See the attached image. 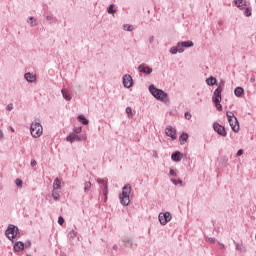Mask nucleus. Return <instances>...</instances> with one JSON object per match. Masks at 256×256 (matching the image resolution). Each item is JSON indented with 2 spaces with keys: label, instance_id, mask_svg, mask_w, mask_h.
Segmentation results:
<instances>
[{
  "label": "nucleus",
  "instance_id": "obj_1",
  "mask_svg": "<svg viewBox=\"0 0 256 256\" xmlns=\"http://www.w3.org/2000/svg\"><path fill=\"white\" fill-rule=\"evenodd\" d=\"M130 195H131V185L126 184L122 188V193L119 195L120 203L122 205H129V203H131Z\"/></svg>",
  "mask_w": 256,
  "mask_h": 256
},
{
  "label": "nucleus",
  "instance_id": "obj_2",
  "mask_svg": "<svg viewBox=\"0 0 256 256\" xmlns=\"http://www.w3.org/2000/svg\"><path fill=\"white\" fill-rule=\"evenodd\" d=\"M226 116L229 122V125L231 129L234 131V133H239V120H237V117H235V114L231 111L226 112Z\"/></svg>",
  "mask_w": 256,
  "mask_h": 256
},
{
  "label": "nucleus",
  "instance_id": "obj_3",
  "mask_svg": "<svg viewBox=\"0 0 256 256\" xmlns=\"http://www.w3.org/2000/svg\"><path fill=\"white\" fill-rule=\"evenodd\" d=\"M223 91V88H221V86H219L215 91H214V95L212 97V101L213 103H215V107L218 111H223V106L221 105V93Z\"/></svg>",
  "mask_w": 256,
  "mask_h": 256
},
{
  "label": "nucleus",
  "instance_id": "obj_4",
  "mask_svg": "<svg viewBox=\"0 0 256 256\" xmlns=\"http://www.w3.org/2000/svg\"><path fill=\"white\" fill-rule=\"evenodd\" d=\"M30 133L34 139H39L43 135V126L39 122H33L30 126Z\"/></svg>",
  "mask_w": 256,
  "mask_h": 256
},
{
  "label": "nucleus",
  "instance_id": "obj_5",
  "mask_svg": "<svg viewBox=\"0 0 256 256\" xmlns=\"http://www.w3.org/2000/svg\"><path fill=\"white\" fill-rule=\"evenodd\" d=\"M149 91L158 101H165V99H167V93L161 89L155 88L153 85L149 86Z\"/></svg>",
  "mask_w": 256,
  "mask_h": 256
},
{
  "label": "nucleus",
  "instance_id": "obj_6",
  "mask_svg": "<svg viewBox=\"0 0 256 256\" xmlns=\"http://www.w3.org/2000/svg\"><path fill=\"white\" fill-rule=\"evenodd\" d=\"M19 235V228L15 227L14 225H9L6 230V237L13 241V239L17 238Z\"/></svg>",
  "mask_w": 256,
  "mask_h": 256
},
{
  "label": "nucleus",
  "instance_id": "obj_7",
  "mask_svg": "<svg viewBox=\"0 0 256 256\" xmlns=\"http://www.w3.org/2000/svg\"><path fill=\"white\" fill-rule=\"evenodd\" d=\"M161 225H167L171 221L172 216L169 212L160 213L158 216Z\"/></svg>",
  "mask_w": 256,
  "mask_h": 256
},
{
  "label": "nucleus",
  "instance_id": "obj_8",
  "mask_svg": "<svg viewBox=\"0 0 256 256\" xmlns=\"http://www.w3.org/2000/svg\"><path fill=\"white\" fill-rule=\"evenodd\" d=\"M214 131L221 135L222 137H227V132L225 131V127L221 126L219 123H214L213 125Z\"/></svg>",
  "mask_w": 256,
  "mask_h": 256
},
{
  "label": "nucleus",
  "instance_id": "obj_9",
  "mask_svg": "<svg viewBox=\"0 0 256 256\" xmlns=\"http://www.w3.org/2000/svg\"><path fill=\"white\" fill-rule=\"evenodd\" d=\"M165 133L168 137H171V139H177V130H175L173 127L168 126L165 130Z\"/></svg>",
  "mask_w": 256,
  "mask_h": 256
},
{
  "label": "nucleus",
  "instance_id": "obj_10",
  "mask_svg": "<svg viewBox=\"0 0 256 256\" xmlns=\"http://www.w3.org/2000/svg\"><path fill=\"white\" fill-rule=\"evenodd\" d=\"M123 85H124V87H127L128 89H129V87H132L133 78L131 77V75H125L123 77Z\"/></svg>",
  "mask_w": 256,
  "mask_h": 256
},
{
  "label": "nucleus",
  "instance_id": "obj_11",
  "mask_svg": "<svg viewBox=\"0 0 256 256\" xmlns=\"http://www.w3.org/2000/svg\"><path fill=\"white\" fill-rule=\"evenodd\" d=\"M138 69L140 73H146L147 75L153 72V69L149 68L148 66H145V64H141Z\"/></svg>",
  "mask_w": 256,
  "mask_h": 256
},
{
  "label": "nucleus",
  "instance_id": "obj_12",
  "mask_svg": "<svg viewBox=\"0 0 256 256\" xmlns=\"http://www.w3.org/2000/svg\"><path fill=\"white\" fill-rule=\"evenodd\" d=\"M66 140L73 143V141H81V138L76 133H72L66 138Z\"/></svg>",
  "mask_w": 256,
  "mask_h": 256
},
{
  "label": "nucleus",
  "instance_id": "obj_13",
  "mask_svg": "<svg viewBox=\"0 0 256 256\" xmlns=\"http://www.w3.org/2000/svg\"><path fill=\"white\" fill-rule=\"evenodd\" d=\"M235 5L238 9H245V7H247V2L245 0H235Z\"/></svg>",
  "mask_w": 256,
  "mask_h": 256
},
{
  "label": "nucleus",
  "instance_id": "obj_14",
  "mask_svg": "<svg viewBox=\"0 0 256 256\" xmlns=\"http://www.w3.org/2000/svg\"><path fill=\"white\" fill-rule=\"evenodd\" d=\"M25 79H26V81H28L29 83H34V81H36L37 80V76H35V75H33V74H31V73H26L25 74Z\"/></svg>",
  "mask_w": 256,
  "mask_h": 256
},
{
  "label": "nucleus",
  "instance_id": "obj_15",
  "mask_svg": "<svg viewBox=\"0 0 256 256\" xmlns=\"http://www.w3.org/2000/svg\"><path fill=\"white\" fill-rule=\"evenodd\" d=\"M23 249H25V244H23V242H16L14 245V251L19 252V251H23Z\"/></svg>",
  "mask_w": 256,
  "mask_h": 256
},
{
  "label": "nucleus",
  "instance_id": "obj_16",
  "mask_svg": "<svg viewBox=\"0 0 256 256\" xmlns=\"http://www.w3.org/2000/svg\"><path fill=\"white\" fill-rule=\"evenodd\" d=\"M187 139H189V134L182 133L180 138H179L180 144L185 145L187 143Z\"/></svg>",
  "mask_w": 256,
  "mask_h": 256
},
{
  "label": "nucleus",
  "instance_id": "obj_17",
  "mask_svg": "<svg viewBox=\"0 0 256 256\" xmlns=\"http://www.w3.org/2000/svg\"><path fill=\"white\" fill-rule=\"evenodd\" d=\"M57 189H61V179L56 178L53 183V190L57 191Z\"/></svg>",
  "mask_w": 256,
  "mask_h": 256
},
{
  "label": "nucleus",
  "instance_id": "obj_18",
  "mask_svg": "<svg viewBox=\"0 0 256 256\" xmlns=\"http://www.w3.org/2000/svg\"><path fill=\"white\" fill-rule=\"evenodd\" d=\"M97 181L100 183V185H102L104 195H107V181L101 179H98Z\"/></svg>",
  "mask_w": 256,
  "mask_h": 256
},
{
  "label": "nucleus",
  "instance_id": "obj_19",
  "mask_svg": "<svg viewBox=\"0 0 256 256\" xmlns=\"http://www.w3.org/2000/svg\"><path fill=\"white\" fill-rule=\"evenodd\" d=\"M171 157L173 161L179 162L181 161V152H175Z\"/></svg>",
  "mask_w": 256,
  "mask_h": 256
},
{
  "label": "nucleus",
  "instance_id": "obj_20",
  "mask_svg": "<svg viewBox=\"0 0 256 256\" xmlns=\"http://www.w3.org/2000/svg\"><path fill=\"white\" fill-rule=\"evenodd\" d=\"M206 83L207 85L213 86L215 85V83H217V79L211 76L210 78L206 79Z\"/></svg>",
  "mask_w": 256,
  "mask_h": 256
},
{
  "label": "nucleus",
  "instance_id": "obj_21",
  "mask_svg": "<svg viewBox=\"0 0 256 256\" xmlns=\"http://www.w3.org/2000/svg\"><path fill=\"white\" fill-rule=\"evenodd\" d=\"M78 120L80 123H82V125H89V120H87V118H85L83 115H79Z\"/></svg>",
  "mask_w": 256,
  "mask_h": 256
},
{
  "label": "nucleus",
  "instance_id": "obj_22",
  "mask_svg": "<svg viewBox=\"0 0 256 256\" xmlns=\"http://www.w3.org/2000/svg\"><path fill=\"white\" fill-rule=\"evenodd\" d=\"M62 95H63L64 99H66V101H71V94H69V92H67V90L62 89Z\"/></svg>",
  "mask_w": 256,
  "mask_h": 256
},
{
  "label": "nucleus",
  "instance_id": "obj_23",
  "mask_svg": "<svg viewBox=\"0 0 256 256\" xmlns=\"http://www.w3.org/2000/svg\"><path fill=\"white\" fill-rule=\"evenodd\" d=\"M234 93H235L236 97H241V95L244 93V90H243V88H241V87H237V88L234 90Z\"/></svg>",
  "mask_w": 256,
  "mask_h": 256
},
{
  "label": "nucleus",
  "instance_id": "obj_24",
  "mask_svg": "<svg viewBox=\"0 0 256 256\" xmlns=\"http://www.w3.org/2000/svg\"><path fill=\"white\" fill-rule=\"evenodd\" d=\"M182 47H193V41L181 42Z\"/></svg>",
  "mask_w": 256,
  "mask_h": 256
},
{
  "label": "nucleus",
  "instance_id": "obj_25",
  "mask_svg": "<svg viewBox=\"0 0 256 256\" xmlns=\"http://www.w3.org/2000/svg\"><path fill=\"white\" fill-rule=\"evenodd\" d=\"M126 113L130 119H133V109L131 107L126 108Z\"/></svg>",
  "mask_w": 256,
  "mask_h": 256
},
{
  "label": "nucleus",
  "instance_id": "obj_26",
  "mask_svg": "<svg viewBox=\"0 0 256 256\" xmlns=\"http://www.w3.org/2000/svg\"><path fill=\"white\" fill-rule=\"evenodd\" d=\"M183 53V49H177V48H171L170 49V53H172V55H175L176 53Z\"/></svg>",
  "mask_w": 256,
  "mask_h": 256
},
{
  "label": "nucleus",
  "instance_id": "obj_27",
  "mask_svg": "<svg viewBox=\"0 0 256 256\" xmlns=\"http://www.w3.org/2000/svg\"><path fill=\"white\" fill-rule=\"evenodd\" d=\"M91 189V182H85L84 184V191L87 193Z\"/></svg>",
  "mask_w": 256,
  "mask_h": 256
},
{
  "label": "nucleus",
  "instance_id": "obj_28",
  "mask_svg": "<svg viewBox=\"0 0 256 256\" xmlns=\"http://www.w3.org/2000/svg\"><path fill=\"white\" fill-rule=\"evenodd\" d=\"M124 31H133V26L129 24L124 25Z\"/></svg>",
  "mask_w": 256,
  "mask_h": 256
},
{
  "label": "nucleus",
  "instance_id": "obj_29",
  "mask_svg": "<svg viewBox=\"0 0 256 256\" xmlns=\"http://www.w3.org/2000/svg\"><path fill=\"white\" fill-rule=\"evenodd\" d=\"M52 196H53V198H54L56 201H57V199L60 198V195L58 194L57 190H53Z\"/></svg>",
  "mask_w": 256,
  "mask_h": 256
},
{
  "label": "nucleus",
  "instance_id": "obj_30",
  "mask_svg": "<svg viewBox=\"0 0 256 256\" xmlns=\"http://www.w3.org/2000/svg\"><path fill=\"white\" fill-rule=\"evenodd\" d=\"M69 237H70V239H75V237H77V232L75 230H72L69 233Z\"/></svg>",
  "mask_w": 256,
  "mask_h": 256
},
{
  "label": "nucleus",
  "instance_id": "obj_31",
  "mask_svg": "<svg viewBox=\"0 0 256 256\" xmlns=\"http://www.w3.org/2000/svg\"><path fill=\"white\" fill-rule=\"evenodd\" d=\"M244 15L246 17H251V9L250 8H246L245 11H244Z\"/></svg>",
  "mask_w": 256,
  "mask_h": 256
},
{
  "label": "nucleus",
  "instance_id": "obj_32",
  "mask_svg": "<svg viewBox=\"0 0 256 256\" xmlns=\"http://www.w3.org/2000/svg\"><path fill=\"white\" fill-rule=\"evenodd\" d=\"M81 131H83V128H82V127H77V128L74 129V133H75L76 135H79V133H81Z\"/></svg>",
  "mask_w": 256,
  "mask_h": 256
},
{
  "label": "nucleus",
  "instance_id": "obj_33",
  "mask_svg": "<svg viewBox=\"0 0 256 256\" xmlns=\"http://www.w3.org/2000/svg\"><path fill=\"white\" fill-rule=\"evenodd\" d=\"M58 223H59L60 225H63V224L65 223V219L63 218V216H60V217L58 218Z\"/></svg>",
  "mask_w": 256,
  "mask_h": 256
},
{
  "label": "nucleus",
  "instance_id": "obj_34",
  "mask_svg": "<svg viewBox=\"0 0 256 256\" xmlns=\"http://www.w3.org/2000/svg\"><path fill=\"white\" fill-rule=\"evenodd\" d=\"M108 13H110V14L115 13V10H113V4H111V5L108 7Z\"/></svg>",
  "mask_w": 256,
  "mask_h": 256
},
{
  "label": "nucleus",
  "instance_id": "obj_35",
  "mask_svg": "<svg viewBox=\"0 0 256 256\" xmlns=\"http://www.w3.org/2000/svg\"><path fill=\"white\" fill-rule=\"evenodd\" d=\"M16 185H17L18 187H21V186L23 185V180H21V179H16Z\"/></svg>",
  "mask_w": 256,
  "mask_h": 256
},
{
  "label": "nucleus",
  "instance_id": "obj_36",
  "mask_svg": "<svg viewBox=\"0 0 256 256\" xmlns=\"http://www.w3.org/2000/svg\"><path fill=\"white\" fill-rule=\"evenodd\" d=\"M185 119H191V113H189V112H186L185 113Z\"/></svg>",
  "mask_w": 256,
  "mask_h": 256
},
{
  "label": "nucleus",
  "instance_id": "obj_37",
  "mask_svg": "<svg viewBox=\"0 0 256 256\" xmlns=\"http://www.w3.org/2000/svg\"><path fill=\"white\" fill-rule=\"evenodd\" d=\"M7 110L12 111L13 110V104H8L7 105Z\"/></svg>",
  "mask_w": 256,
  "mask_h": 256
},
{
  "label": "nucleus",
  "instance_id": "obj_38",
  "mask_svg": "<svg viewBox=\"0 0 256 256\" xmlns=\"http://www.w3.org/2000/svg\"><path fill=\"white\" fill-rule=\"evenodd\" d=\"M241 155H243V150H238L237 156H238V157H241Z\"/></svg>",
  "mask_w": 256,
  "mask_h": 256
},
{
  "label": "nucleus",
  "instance_id": "obj_39",
  "mask_svg": "<svg viewBox=\"0 0 256 256\" xmlns=\"http://www.w3.org/2000/svg\"><path fill=\"white\" fill-rule=\"evenodd\" d=\"M33 20H34L33 17H30L29 21H28V23H30V25H32V26H33Z\"/></svg>",
  "mask_w": 256,
  "mask_h": 256
},
{
  "label": "nucleus",
  "instance_id": "obj_40",
  "mask_svg": "<svg viewBox=\"0 0 256 256\" xmlns=\"http://www.w3.org/2000/svg\"><path fill=\"white\" fill-rule=\"evenodd\" d=\"M31 165H32V167H35V165H37V161L33 160V161L31 162Z\"/></svg>",
  "mask_w": 256,
  "mask_h": 256
},
{
  "label": "nucleus",
  "instance_id": "obj_41",
  "mask_svg": "<svg viewBox=\"0 0 256 256\" xmlns=\"http://www.w3.org/2000/svg\"><path fill=\"white\" fill-rule=\"evenodd\" d=\"M208 241H210V243H215V238H209Z\"/></svg>",
  "mask_w": 256,
  "mask_h": 256
},
{
  "label": "nucleus",
  "instance_id": "obj_42",
  "mask_svg": "<svg viewBox=\"0 0 256 256\" xmlns=\"http://www.w3.org/2000/svg\"><path fill=\"white\" fill-rule=\"evenodd\" d=\"M236 249H237L238 251H241V245H240V244H237V245H236Z\"/></svg>",
  "mask_w": 256,
  "mask_h": 256
},
{
  "label": "nucleus",
  "instance_id": "obj_43",
  "mask_svg": "<svg viewBox=\"0 0 256 256\" xmlns=\"http://www.w3.org/2000/svg\"><path fill=\"white\" fill-rule=\"evenodd\" d=\"M170 175H175V170H170Z\"/></svg>",
  "mask_w": 256,
  "mask_h": 256
},
{
  "label": "nucleus",
  "instance_id": "obj_44",
  "mask_svg": "<svg viewBox=\"0 0 256 256\" xmlns=\"http://www.w3.org/2000/svg\"><path fill=\"white\" fill-rule=\"evenodd\" d=\"M3 139V132L0 130V140Z\"/></svg>",
  "mask_w": 256,
  "mask_h": 256
},
{
  "label": "nucleus",
  "instance_id": "obj_45",
  "mask_svg": "<svg viewBox=\"0 0 256 256\" xmlns=\"http://www.w3.org/2000/svg\"><path fill=\"white\" fill-rule=\"evenodd\" d=\"M250 81H251L252 83H254V82H255V78H251Z\"/></svg>",
  "mask_w": 256,
  "mask_h": 256
},
{
  "label": "nucleus",
  "instance_id": "obj_46",
  "mask_svg": "<svg viewBox=\"0 0 256 256\" xmlns=\"http://www.w3.org/2000/svg\"><path fill=\"white\" fill-rule=\"evenodd\" d=\"M172 181H173V183H175V185H177V182L175 180H172Z\"/></svg>",
  "mask_w": 256,
  "mask_h": 256
},
{
  "label": "nucleus",
  "instance_id": "obj_47",
  "mask_svg": "<svg viewBox=\"0 0 256 256\" xmlns=\"http://www.w3.org/2000/svg\"><path fill=\"white\" fill-rule=\"evenodd\" d=\"M113 249H117V245H115V246L113 247Z\"/></svg>",
  "mask_w": 256,
  "mask_h": 256
},
{
  "label": "nucleus",
  "instance_id": "obj_48",
  "mask_svg": "<svg viewBox=\"0 0 256 256\" xmlns=\"http://www.w3.org/2000/svg\"><path fill=\"white\" fill-rule=\"evenodd\" d=\"M221 247H225V245L221 244Z\"/></svg>",
  "mask_w": 256,
  "mask_h": 256
},
{
  "label": "nucleus",
  "instance_id": "obj_49",
  "mask_svg": "<svg viewBox=\"0 0 256 256\" xmlns=\"http://www.w3.org/2000/svg\"><path fill=\"white\" fill-rule=\"evenodd\" d=\"M178 183H182V181L180 180V181H178Z\"/></svg>",
  "mask_w": 256,
  "mask_h": 256
}]
</instances>
